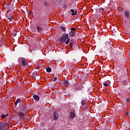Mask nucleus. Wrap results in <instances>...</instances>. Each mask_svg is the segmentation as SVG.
<instances>
[{
    "label": "nucleus",
    "mask_w": 130,
    "mask_h": 130,
    "mask_svg": "<svg viewBox=\"0 0 130 130\" xmlns=\"http://www.w3.org/2000/svg\"><path fill=\"white\" fill-rule=\"evenodd\" d=\"M42 12H45V11H46V10L45 9V7H43V8H42Z\"/></svg>",
    "instance_id": "c85d7f7f"
},
{
    "label": "nucleus",
    "mask_w": 130,
    "mask_h": 130,
    "mask_svg": "<svg viewBox=\"0 0 130 130\" xmlns=\"http://www.w3.org/2000/svg\"><path fill=\"white\" fill-rule=\"evenodd\" d=\"M18 104V103H17V102H15V103H14V105H17Z\"/></svg>",
    "instance_id": "e433bc0d"
},
{
    "label": "nucleus",
    "mask_w": 130,
    "mask_h": 130,
    "mask_svg": "<svg viewBox=\"0 0 130 130\" xmlns=\"http://www.w3.org/2000/svg\"><path fill=\"white\" fill-rule=\"evenodd\" d=\"M78 12L77 11H75L74 13H72V16H76L77 15Z\"/></svg>",
    "instance_id": "5701e85b"
},
{
    "label": "nucleus",
    "mask_w": 130,
    "mask_h": 130,
    "mask_svg": "<svg viewBox=\"0 0 130 130\" xmlns=\"http://www.w3.org/2000/svg\"><path fill=\"white\" fill-rule=\"evenodd\" d=\"M53 119H54V120H56L57 119H58V113H57V112L55 111L53 113Z\"/></svg>",
    "instance_id": "20e7f679"
},
{
    "label": "nucleus",
    "mask_w": 130,
    "mask_h": 130,
    "mask_svg": "<svg viewBox=\"0 0 130 130\" xmlns=\"http://www.w3.org/2000/svg\"><path fill=\"white\" fill-rule=\"evenodd\" d=\"M125 114H127L128 115H129V113L128 112H125Z\"/></svg>",
    "instance_id": "473e14b6"
},
{
    "label": "nucleus",
    "mask_w": 130,
    "mask_h": 130,
    "mask_svg": "<svg viewBox=\"0 0 130 130\" xmlns=\"http://www.w3.org/2000/svg\"><path fill=\"white\" fill-rule=\"evenodd\" d=\"M37 69V70H40V66H38Z\"/></svg>",
    "instance_id": "c9c22d12"
},
{
    "label": "nucleus",
    "mask_w": 130,
    "mask_h": 130,
    "mask_svg": "<svg viewBox=\"0 0 130 130\" xmlns=\"http://www.w3.org/2000/svg\"><path fill=\"white\" fill-rule=\"evenodd\" d=\"M124 12L125 17H126L127 19H128L129 18V12L127 10H125Z\"/></svg>",
    "instance_id": "1a4fd4ad"
},
{
    "label": "nucleus",
    "mask_w": 130,
    "mask_h": 130,
    "mask_svg": "<svg viewBox=\"0 0 130 130\" xmlns=\"http://www.w3.org/2000/svg\"><path fill=\"white\" fill-rule=\"evenodd\" d=\"M70 46H73V44H74V41L73 40H71L70 41V43L69 44Z\"/></svg>",
    "instance_id": "393cba45"
},
{
    "label": "nucleus",
    "mask_w": 130,
    "mask_h": 130,
    "mask_svg": "<svg viewBox=\"0 0 130 130\" xmlns=\"http://www.w3.org/2000/svg\"><path fill=\"white\" fill-rule=\"evenodd\" d=\"M126 97V93L122 92L120 94V98L123 101L124 99H125V98Z\"/></svg>",
    "instance_id": "39448f33"
},
{
    "label": "nucleus",
    "mask_w": 130,
    "mask_h": 130,
    "mask_svg": "<svg viewBox=\"0 0 130 130\" xmlns=\"http://www.w3.org/2000/svg\"><path fill=\"white\" fill-rule=\"evenodd\" d=\"M7 18H8V19L9 20V21H12V19H13V16H7Z\"/></svg>",
    "instance_id": "b1692460"
},
{
    "label": "nucleus",
    "mask_w": 130,
    "mask_h": 130,
    "mask_svg": "<svg viewBox=\"0 0 130 130\" xmlns=\"http://www.w3.org/2000/svg\"><path fill=\"white\" fill-rule=\"evenodd\" d=\"M71 11L72 12V13H74L75 10L74 9H71Z\"/></svg>",
    "instance_id": "72a5a7b5"
},
{
    "label": "nucleus",
    "mask_w": 130,
    "mask_h": 130,
    "mask_svg": "<svg viewBox=\"0 0 130 130\" xmlns=\"http://www.w3.org/2000/svg\"><path fill=\"white\" fill-rule=\"evenodd\" d=\"M85 103H86V101H85V100H83L81 101V105H83V106H85Z\"/></svg>",
    "instance_id": "aec40b11"
},
{
    "label": "nucleus",
    "mask_w": 130,
    "mask_h": 130,
    "mask_svg": "<svg viewBox=\"0 0 130 130\" xmlns=\"http://www.w3.org/2000/svg\"><path fill=\"white\" fill-rule=\"evenodd\" d=\"M16 102L17 104L20 103V102H21V100L20 99H18L16 100Z\"/></svg>",
    "instance_id": "bb28decb"
},
{
    "label": "nucleus",
    "mask_w": 130,
    "mask_h": 130,
    "mask_svg": "<svg viewBox=\"0 0 130 130\" xmlns=\"http://www.w3.org/2000/svg\"><path fill=\"white\" fill-rule=\"evenodd\" d=\"M99 10H101L102 11H104V9H103V8H100L99 9Z\"/></svg>",
    "instance_id": "f704fd0d"
},
{
    "label": "nucleus",
    "mask_w": 130,
    "mask_h": 130,
    "mask_svg": "<svg viewBox=\"0 0 130 130\" xmlns=\"http://www.w3.org/2000/svg\"><path fill=\"white\" fill-rule=\"evenodd\" d=\"M21 61H22V64L23 65L24 67H25V66H26V64H27V62H26V60H25V59L22 58Z\"/></svg>",
    "instance_id": "f8f14e48"
},
{
    "label": "nucleus",
    "mask_w": 130,
    "mask_h": 130,
    "mask_svg": "<svg viewBox=\"0 0 130 130\" xmlns=\"http://www.w3.org/2000/svg\"><path fill=\"white\" fill-rule=\"evenodd\" d=\"M33 97L35 101H39V96L37 95H34Z\"/></svg>",
    "instance_id": "9b49d317"
},
{
    "label": "nucleus",
    "mask_w": 130,
    "mask_h": 130,
    "mask_svg": "<svg viewBox=\"0 0 130 130\" xmlns=\"http://www.w3.org/2000/svg\"><path fill=\"white\" fill-rule=\"evenodd\" d=\"M46 71L47 73H51V68L48 67L46 68Z\"/></svg>",
    "instance_id": "a211bd4d"
},
{
    "label": "nucleus",
    "mask_w": 130,
    "mask_h": 130,
    "mask_svg": "<svg viewBox=\"0 0 130 130\" xmlns=\"http://www.w3.org/2000/svg\"><path fill=\"white\" fill-rule=\"evenodd\" d=\"M34 74L35 75V76H36V77H38V75L37 74V72H35L34 73Z\"/></svg>",
    "instance_id": "c756f323"
},
{
    "label": "nucleus",
    "mask_w": 130,
    "mask_h": 130,
    "mask_svg": "<svg viewBox=\"0 0 130 130\" xmlns=\"http://www.w3.org/2000/svg\"><path fill=\"white\" fill-rule=\"evenodd\" d=\"M71 41V39L68 38V39H67V41H65V44H69V43H70V41Z\"/></svg>",
    "instance_id": "2eb2a0df"
},
{
    "label": "nucleus",
    "mask_w": 130,
    "mask_h": 130,
    "mask_svg": "<svg viewBox=\"0 0 130 130\" xmlns=\"http://www.w3.org/2000/svg\"><path fill=\"white\" fill-rule=\"evenodd\" d=\"M44 5L45 6V8H48L49 7V2L45 0L44 1Z\"/></svg>",
    "instance_id": "0eeeda50"
},
{
    "label": "nucleus",
    "mask_w": 130,
    "mask_h": 130,
    "mask_svg": "<svg viewBox=\"0 0 130 130\" xmlns=\"http://www.w3.org/2000/svg\"><path fill=\"white\" fill-rule=\"evenodd\" d=\"M0 116L2 117V118H6L7 116H9V113L7 114L6 115H5L4 114H2L0 115Z\"/></svg>",
    "instance_id": "ddd939ff"
},
{
    "label": "nucleus",
    "mask_w": 130,
    "mask_h": 130,
    "mask_svg": "<svg viewBox=\"0 0 130 130\" xmlns=\"http://www.w3.org/2000/svg\"><path fill=\"white\" fill-rule=\"evenodd\" d=\"M19 115H20V116H24V115H25V113L21 112V111H19L18 112Z\"/></svg>",
    "instance_id": "dca6fc26"
},
{
    "label": "nucleus",
    "mask_w": 130,
    "mask_h": 130,
    "mask_svg": "<svg viewBox=\"0 0 130 130\" xmlns=\"http://www.w3.org/2000/svg\"><path fill=\"white\" fill-rule=\"evenodd\" d=\"M70 118H75L76 117V114L74 112H71L70 114Z\"/></svg>",
    "instance_id": "6e6552de"
},
{
    "label": "nucleus",
    "mask_w": 130,
    "mask_h": 130,
    "mask_svg": "<svg viewBox=\"0 0 130 130\" xmlns=\"http://www.w3.org/2000/svg\"><path fill=\"white\" fill-rule=\"evenodd\" d=\"M69 38V34H63L62 36L60 38L59 41L61 43H64L66 41H67V39Z\"/></svg>",
    "instance_id": "f257e3e1"
},
{
    "label": "nucleus",
    "mask_w": 130,
    "mask_h": 130,
    "mask_svg": "<svg viewBox=\"0 0 130 130\" xmlns=\"http://www.w3.org/2000/svg\"><path fill=\"white\" fill-rule=\"evenodd\" d=\"M71 31L69 33V36H71V37H75V36L76 35V28L75 27H71Z\"/></svg>",
    "instance_id": "7ed1b4c3"
},
{
    "label": "nucleus",
    "mask_w": 130,
    "mask_h": 130,
    "mask_svg": "<svg viewBox=\"0 0 130 130\" xmlns=\"http://www.w3.org/2000/svg\"><path fill=\"white\" fill-rule=\"evenodd\" d=\"M130 125L128 124V123H126L124 126V127H125V129H127L128 127H129Z\"/></svg>",
    "instance_id": "4468645a"
},
{
    "label": "nucleus",
    "mask_w": 130,
    "mask_h": 130,
    "mask_svg": "<svg viewBox=\"0 0 130 130\" xmlns=\"http://www.w3.org/2000/svg\"><path fill=\"white\" fill-rule=\"evenodd\" d=\"M126 102H128V101H129V98H126Z\"/></svg>",
    "instance_id": "2f4dec72"
},
{
    "label": "nucleus",
    "mask_w": 130,
    "mask_h": 130,
    "mask_svg": "<svg viewBox=\"0 0 130 130\" xmlns=\"http://www.w3.org/2000/svg\"><path fill=\"white\" fill-rule=\"evenodd\" d=\"M20 111H22V112H26L27 111V105H24L22 107H21L20 109Z\"/></svg>",
    "instance_id": "423d86ee"
},
{
    "label": "nucleus",
    "mask_w": 130,
    "mask_h": 130,
    "mask_svg": "<svg viewBox=\"0 0 130 130\" xmlns=\"http://www.w3.org/2000/svg\"><path fill=\"white\" fill-rule=\"evenodd\" d=\"M60 29L62 30L63 32H66V27L61 26L60 27Z\"/></svg>",
    "instance_id": "f3484780"
},
{
    "label": "nucleus",
    "mask_w": 130,
    "mask_h": 130,
    "mask_svg": "<svg viewBox=\"0 0 130 130\" xmlns=\"http://www.w3.org/2000/svg\"><path fill=\"white\" fill-rule=\"evenodd\" d=\"M39 19H40V23L43 24L44 23V17L43 16H40Z\"/></svg>",
    "instance_id": "9d476101"
},
{
    "label": "nucleus",
    "mask_w": 130,
    "mask_h": 130,
    "mask_svg": "<svg viewBox=\"0 0 130 130\" xmlns=\"http://www.w3.org/2000/svg\"><path fill=\"white\" fill-rule=\"evenodd\" d=\"M63 84H64V85H68L69 84V82L67 80H64Z\"/></svg>",
    "instance_id": "6ab92c4d"
},
{
    "label": "nucleus",
    "mask_w": 130,
    "mask_h": 130,
    "mask_svg": "<svg viewBox=\"0 0 130 130\" xmlns=\"http://www.w3.org/2000/svg\"><path fill=\"white\" fill-rule=\"evenodd\" d=\"M57 80V76H55L54 79H53V81L56 82Z\"/></svg>",
    "instance_id": "4be33fe9"
},
{
    "label": "nucleus",
    "mask_w": 130,
    "mask_h": 130,
    "mask_svg": "<svg viewBox=\"0 0 130 130\" xmlns=\"http://www.w3.org/2000/svg\"><path fill=\"white\" fill-rule=\"evenodd\" d=\"M104 87H108V84L107 83H104Z\"/></svg>",
    "instance_id": "7c9ffc66"
},
{
    "label": "nucleus",
    "mask_w": 130,
    "mask_h": 130,
    "mask_svg": "<svg viewBox=\"0 0 130 130\" xmlns=\"http://www.w3.org/2000/svg\"><path fill=\"white\" fill-rule=\"evenodd\" d=\"M122 85H124V86H125L126 85V81H122Z\"/></svg>",
    "instance_id": "a878e982"
},
{
    "label": "nucleus",
    "mask_w": 130,
    "mask_h": 130,
    "mask_svg": "<svg viewBox=\"0 0 130 130\" xmlns=\"http://www.w3.org/2000/svg\"><path fill=\"white\" fill-rule=\"evenodd\" d=\"M37 28L38 32H41V30H42L41 27L37 26Z\"/></svg>",
    "instance_id": "412c9836"
},
{
    "label": "nucleus",
    "mask_w": 130,
    "mask_h": 130,
    "mask_svg": "<svg viewBox=\"0 0 130 130\" xmlns=\"http://www.w3.org/2000/svg\"><path fill=\"white\" fill-rule=\"evenodd\" d=\"M12 35L14 36V37H16V36H17V33L16 32H13L12 34Z\"/></svg>",
    "instance_id": "cd10ccee"
},
{
    "label": "nucleus",
    "mask_w": 130,
    "mask_h": 130,
    "mask_svg": "<svg viewBox=\"0 0 130 130\" xmlns=\"http://www.w3.org/2000/svg\"><path fill=\"white\" fill-rule=\"evenodd\" d=\"M28 14H29V15H31V12L29 11V12H28Z\"/></svg>",
    "instance_id": "4c0bfd02"
},
{
    "label": "nucleus",
    "mask_w": 130,
    "mask_h": 130,
    "mask_svg": "<svg viewBox=\"0 0 130 130\" xmlns=\"http://www.w3.org/2000/svg\"><path fill=\"white\" fill-rule=\"evenodd\" d=\"M10 125V123H4L3 122H0V130H5V128L7 127V126H9Z\"/></svg>",
    "instance_id": "f03ea898"
}]
</instances>
